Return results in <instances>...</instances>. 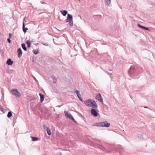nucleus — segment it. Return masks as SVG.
Here are the masks:
<instances>
[{
  "label": "nucleus",
  "instance_id": "obj_4",
  "mask_svg": "<svg viewBox=\"0 0 155 155\" xmlns=\"http://www.w3.org/2000/svg\"><path fill=\"white\" fill-rule=\"evenodd\" d=\"M10 92L13 95L15 96L16 97H20L19 93L17 89H13L10 91Z\"/></svg>",
  "mask_w": 155,
  "mask_h": 155
},
{
  "label": "nucleus",
  "instance_id": "obj_33",
  "mask_svg": "<svg viewBox=\"0 0 155 155\" xmlns=\"http://www.w3.org/2000/svg\"><path fill=\"white\" fill-rule=\"evenodd\" d=\"M110 75H112V74H110Z\"/></svg>",
  "mask_w": 155,
  "mask_h": 155
},
{
  "label": "nucleus",
  "instance_id": "obj_15",
  "mask_svg": "<svg viewBox=\"0 0 155 155\" xmlns=\"http://www.w3.org/2000/svg\"><path fill=\"white\" fill-rule=\"evenodd\" d=\"M138 25L139 27L141 28L142 29H144L145 30H149V29L148 28L145 27L144 26L140 25L139 24H138Z\"/></svg>",
  "mask_w": 155,
  "mask_h": 155
},
{
  "label": "nucleus",
  "instance_id": "obj_29",
  "mask_svg": "<svg viewBox=\"0 0 155 155\" xmlns=\"http://www.w3.org/2000/svg\"><path fill=\"white\" fill-rule=\"evenodd\" d=\"M32 77L35 81L37 80L36 78H35V77L34 76H32Z\"/></svg>",
  "mask_w": 155,
  "mask_h": 155
},
{
  "label": "nucleus",
  "instance_id": "obj_16",
  "mask_svg": "<svg viewBox=\"0 0 155 155\" xmlns=\"http://www.w3.org/2000/svg\"><path fill=\"white\" fill-rule=\"evenodd\" d=\"M61 13L64 16H65L66 14H67V11L66 10H63V11H61Z\"/></svg>",
  "mask_w": 155,
  "mask_h": 155
},
{
  "label": "nucleus",
  "instance_id": "obj_17",
  "mask_svg": "<svg viewBox=\"0 0 155 155\" xmlns=\"http://www.w3.org/2000/svg\"><path fill=\"white\" fill-rule=\"evenodd\" d=\"M21 47L25 51L27 50V48L25 46V44L24 43H22L21 44Z\"/></svg>",
  "mask_w": 155,
  "mask_h": 155
},
{
  "label": "nucleus",
  "instance_id": "obj_18",
  "mask_svg": "<svg viewBox=\"0 0 155 155\" xmlns=\"http://www.w3.org/2000/svg\"><path fill=\"white\" fill-rule=\"evenodd\" d=\"M106 5L108 6L111 3V0H105Z\"/></svg>",
  "mask_w": 155,
  "mask_h": 155
},
{
  "label": "nucleus",
  "instance_id": "obj_13",
  "mask_svg": "<svg viewBox=\"0 0 155 155\" xmlns=\"http://www.w3.org/2000/svg\"><path fill=\"white\" fill-rule=\"evenodd\" d=\"M39 94L40 97V102H42L43 101L44 98V95L41 93H39Z\"/></svg>",
  "mask_w": 155,
  "mask_h": 155
},
{
  "label": "nucleus",
  "instance_id": "obj_32",
  "mask_svg": "<svg viewBox=\"0 0 155 155\" xmlns=\"http://www.w3.org/2000/svg\"><path fill=\"white\" fill-rule=\"evenodd\" d=\"M144 108H147V107H144Z\"/></svg>",
  "mask_w": 155,
  "mask_h": 155
},
{
  "label": "nucleus",
  "instance_id": "obj_5",
  "mask_svg": "<svg viewBox=\"0 0 155 155\" xmlns=\"http://www.w3.org/2000/svg\"><path fill=\"white\" fill-rule=\"evenodd\" d=\"M98 125L100 127H109L110 126V124L108 123L107 121L101 122H99Z\"/></svg>",
  "mask_w": 155,
  "mask_h": 155
},
{
  "label": "nucleus",
  "instance_id": "obj_8",
  "mask_svg": "<svg viewBox=\"0 0 155 155\" xmlns=\"http://www.w3.org/2000/svg\"><path fill=\"white\" fill-rule=\"evenodd\" d=\"M75 93L77 94L79 100L82 102L83 101L82 98L81 97V96L80 94L79 91L78 90H76L75 91Z\"/></svg>",
  "mask_w": 155,
  "mask_h": 155
},
{
  "label": "nucleus",
  "instance_id": "obj_1",
  "mask_svg": "<svg viewBox=\"0 0 155 155\" xmlns=\"http://www.w3.org/2000/svg\"><path fill=\"white\" fill-rule=\"evenodd\" d=\"M137 68L134 66L130 67L128 71V74L131 77H136L139 74Z\"/></svg>",
  "mask_w": 155,
  "mask_h": 155
},
{
  "label": "nucleus",
  "instance_id": "obj_3",
  "mask_svg": "<svg viewBox=\"0 0 155 155\" xmlns=\"http://www.w3.org/2000/svg\"><path fill=\"white\" fill-rule=\"evenodd\" d=\"M66 22H69L70 25L72 26L73 25L72 16L71 15L68 14Z\"/></svg>",
  "mask_w": 155,
  "mask_h": 155
},
{
  "label": "nucleus",
  "instance_id": "obj_26",
  "mask_svg": "<svg viewBox=\"0 0 155 155\" xmlns=\"http://www.w3.org/2000/svg\"><path fill=\"white\" fill-rule=\"evenodd\" d=\"M44 128L46 130L47 129H48V127L46 125H44L43 126Z\"/></svg>",
  "mask_w": 155,
  "mask_h": 155
},
{
  "label": "nucleus",
  "instance_id": "obj_23",
  "mask_svg": "<svg viewBox=\"0 0 155 155\" xmlns=\"http://www.w3.org/2000/svg\"><path fill=\"white\" fill-rule=\"evenodd\" d=\"M33 53L35 54H37L38 53V51L37 50H35L33 51Z\"/></svg>",
  "mask_w": 155,
  "mask_h": 155
},
{
  "label": "nucleus",
  "instance_id": "obj_27",
  "mask_svg": "<svg viewBox=\"0 0 155 155\" xmlns=\"http://www.w3.org/2000/svg\"><path fill=\"white\" fill-rule=\"evenodd\" d=\"M41 43L43 45H45V46H48V44L47 43Z\"/></svg>",
  "mask_w": 155,
  "mask_h": 155
},
{
  "label": "nucleus",
  "instance_id": "obj_20",
  "mask_svg": "<svg viewBox=\"0 0 155 155\" xmlns=\"http://www.w3.org/2000/svg\"><path fill=\"white\" fill-rule=\"evenodd\" d=\"M12 116V114L11 111L9 112L7 114V117L9 118Z\"/></svg>",
  "mask_w": 155,
  "mask_h": 155
},
{
  "label": "nucleus",
  "instance_id": "obj_9",
  "mask_svg": "<svg viewBox=\"0 0 155 155\" xmlns=\"http://www.w3.org/2000/svg\"><path fill=\"white\" fill-rule=\"evenodd\" d=\"M137 137L139 139L143 140L146 137V135L143 134H138Z\"/></svg>",
  "mask_w": 155,
  "mask_h": 155
},
{
  "label": "nucleus",
  "instance_id": "obj_34",
  "mask_svg": "<svg viewBox=\"0 0 155 155\" xmlns=\"http://www.w3.org/2000/svg\"><path fill=\"white\" fill-rule=\"evenodd\" d=\"M53 41H54V39H53Z\"/></svg>",
  "mask_w": 155,
  "mask_h": 155
},
{
  "label": "nucleus",
  "instance_id": "obj_19",
  "mask_svg": "<svg viewBox=\"0 0 155 155\" xmlns=\"http://www.w3.org/2000/svg\"><path fill=\"white\" fill-rule=\"evenodd\" d=\"M26 43L27 45L28 48H29L31 46V42L29 40H27L26 42Z\"/></svg>",
  "mask_w": 155,
  "mask_h": 155
},
{
  "label": "nucleus",
  "instance_id": "obj_6",
  "mask_svg": "<svg viewBox=\"0 0 155 155\" xmlns=\"http://www.w3.org/2000/svg\"><path fill=\"white\" fill-rule=\"evenodd\" d=\"M65 115L67 118H69L71 119L73 121H74V119L73 117L70 114H69L67 111L64 112Z\"/></svg>",
  "mask_w": 155,
  "mask_h": 155
},
{
  "label": "nucleus",
  "instance_id": "obj_14",
  "mask_svg": "<svg viewBox=\"0 0 155 155\" xmlns=\"http://www.w3.org/2000/svg\"><path fill=\"white\" fill-rule=\"evenodd\" d=\"M23 31L24 33L26 32L27 30H28V28H25L24 22H23Z\"/></svg>",
  "mask_w": 155,
  "mask_h": 155
},
{
  "label": "nucleus",
  "instance_id": "obj_28",
  "mask_svg": "<svg viewBox=\"0 0 155 155\" xmlns=\"http://www.w3.org/2000/svg\"><path fill=\"white\" fill-rule=\"evenodd\" d=\"M12 35L11 34H9V38H8V39L11 38H12Z\"/></svg>",
  "mask_w": 155,
  "mask_h": 155
},
{
  "label": "nucleus",
  "instance_id": "obj_22",
  "mask_svg": "<svg viewBox=\"0 0 155 155\" xmlns=\"http://www.w3.org/2000/svg\"><path fill=\"white\" fill-rule=\"evenodd\" d=\"M46 131L48 134L49 135H50L51 134V132L49 128H48L47 129Z\"/></svg>",
  "mask_w": 155,
  "mask_h": 155
},
{
  "label": "nucleus",
  "instance_id": "obj_11",
  "mask_svg": "<svg viewBox=\"0 0 155 155\" xmlns=\"http://www.w3.org/2000/svg\"><path fill=\"white\" fill-rule=\"evenodd\" d=\"M91 114L95 116H97V113L96 110L94 109H92L91 110Z\"/></svg>",
  "mask_w": 155,
  "mask_h": 155
},
{
  "label": "nucleus",
  "instance_id": "obj_10",
  "mask_svg": "<svg viewBox=\"0 0 155 155\" xmlns=\"http://www.w3.org/2000/svg\"><path fill=\"white\" fill-rule=\"evenodd\" d=\"M17 53H18V58H20L21 57L22 55V52L20 48H19L17 50Z\"/></svg>",
  "mask_w": 155,
  "mask_h": 155
},
{
  "label": "nucleus",
  "instance_id": "obj_25",
  "mask_svg": "<svg viewBox=\"0 0 155 155\" xmlns=\"http://www.w3.org/2000/svg\"><path fill=\"white\" fill-rule=\"evenodd\" d=\"M99 123H96L95 124H93L92 126H97V127H100V126H98L99 124Z\"/></svg>",
  "mask_w": 155,
  "mask_h": 155
},
{
  "label": "nucleus",
  "instance_id": "obj_7",
  "mask_svg": "<svg viewBox=\"0 0 155 155\" xmlns=\"http://www.w3.org/2000/svg\"><path fill=\"white\" fill-rule=\"evenodd\" d=\"M96 99L97 100L99 101L100 102H103L102 98L101 96V94L100 93H98L97 94L96 96Z\"/></svg>",
  "mask_w": 155,
  "mask_h": 155
},
{
  "label": "nucleus",
  "instance_id": "obj_24",
  "mask_svg": "<svg viewBox=\"0 0 155 155\" xmlns=\"http://www.w3.org/2000/svg\"><path fill=\"white\" fill-rule=\"evenodd\" d=\"M0 110L3 113H4V109L1 107H0Z\"/></svg>",
  "mask_w": 155,
  "mask_h": 155
},
{
  "label": "nucleus",
  "instance_id": "obj_30",
  "mask_svg": "<svg viewBox=\"0 0 155 155\" xmlns=\"http://www.w3.org/2000/svg\"><path fill=\"white\" fill-rule=\"evenodd\" d=\"M8 42H9V43H11V40L10 39H7Z\"/></svg>",
  "mask_w": 155,
  "mask_h": 155
},
{
  "label": "nucleus",
  "instance_id": "obj_21",
  "mask_svg": "<svg viewBox=\"0 0 155 155\" xmlns=\"http://www.w3.org/2000/svg\"><path fill=\"white\" fill-rule=\"evenodd\" d=\"M31 137L32 138V141H37L38 139V138H37V137Z\"/></svg>",
  "mask_w": 155,
  "mask_h": 155
},
{
  "label": "nucleus",
  "instance_id": "obj_12",
  "mask_svg": "<svg viewBox=\"0 0 155 155\" xmlns=\"http://www.w3.org/2000/svg\"><path fill=\"white\" fill-rule=\"evenodd\" d=\"M13 63V61L10 58H9L7 60L6 64L9 65H12Z\"/></svg>",
  "mask_w": 155,
  "mask_h": 155
},
{
  "label": "nucleus",
  "instance_id": "obj_2",
  "mask_svg": "<svg viewBox=\"0 0 155 155\" xmlns=\"http://www.w3.org/2000/svg\"><path fill=\"white\" fill-rule=\"evenodd\" d=\"M84 104L87 106L89 107H97V106L96 102L93 100L91 101L90 99H88L84 101Z\"/></svg>",
  "mask_w": 155,
  "mask_h": 155
},
{
  "label": "nucleus",
  "instance_id": "obj_31",
  "mask_svg": "<svg viewBox=\"0 0 155 155\" xmlns=\"http://www.w3.org/2000/svg\"><path fill=\"white\" fill-rule=\"evenodd\" d=\"M59 155H62V154L61 153H59Z\"/></svg>",
  "mask_w": 155,
  "mask_h": 155
}]
</instances>
